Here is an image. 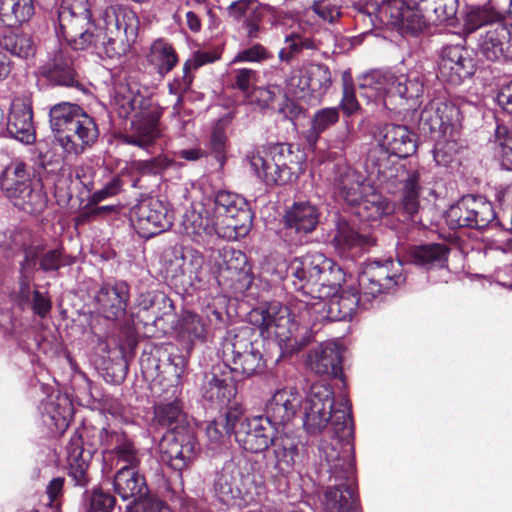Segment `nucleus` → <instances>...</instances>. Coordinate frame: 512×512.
I'll return each instance as SVG.
<instances>
[{"label":"nucleus","instance_id":"6","mask_svg":"<svg viewBox=\"0 0 512 512\" xmlns=\"http://www.w3.org/2000/svg\"><path fill=\"white\" fill-rule=\"evenodd\" d=\"M257 176L268 186L285 185L298 178L305 157L297 145L277 143L248 156Z\"/></svg>","mask_w":512,"mask_h":512},{"label":"nucleus","instance_id":"63","mask_svg":"<svg viewBox=\"0 0 512 512\" xmlns=\"http://www.w3.org/2000/svg\"><path fill=\"white\" fill-rule=\"evenodd\" d=\"M172 165V161L163 154L148 160H138L132 163V169L141 175H160Z\"/></svg>","mask_w":512,"mask_h":512},{"label":"nucleus","instance_id":"43","mask_svg":"<svg viewBox=\"0 0 512 512\" xmlns=\"http://www.w3.org/2000/svg\"><path fill=\"white\" fill-rule=\"evenodd\" d=\"M35 13L33 0H0V26L18 27Z\"/></svg>","mask_w":512,"mask_h":512},{"label":"nucleus","instance_id":"28","mask_svg":"<svg viewBox=\"0 0 512 512\" xmlns=\"http://www.w3.org/2000/svg\"><path fill=\"white\" fill-rule=\"evenodd\" d=\"M475 71L473 59L459 45L443 48L438 62V77L443 82L458 85Z\"/></svg>","mask_w":512,"mask_h":512},{"label":"nucleus","instance_id":"10","mask_svg":"<svg viewBox=\"0 0 512 512\" xmlns=\"http://www.w3.org/2000/svg\"><path fill=\"white\" fill-rule=\"evenodd\" d=\"M378 180L393 186L400 185L399 208L413 219L420 208V171L407 169L401 163L390 164L385 153L378 160Z\"/></svg>","mask_w":512,"mask_h":512},{"label":"nucleus","instance_id":"41","mask_svg":"<svg viewBox=\"0 0 512 512\" xmlns=\"http://www.w3.org/2000/svg\"><path fill=\"white\" fill-rule=\"evenodd\" d=\"M442 99L432 98L421 110L418 126L424 134H431L440 130L444 125L451 124L455 107Z\"/></svg>","mask_w":512,"mask_h":512},{"label":"nucleus","instance_id":"13","mask_svg":"<svg viewBox=\"0 0 512 512\" xmlns=\"http://www.w3.org/2000/svg\"><path fill=\"white\" fill-rule=\"evenodd\" d=\"M130 221L140 237L150 239L170 229L173 212L166 201L149 197L132 207Z\"/></svg>","mask_w":512,"mask_h":512},{"label":"nucleus","instance_id":"22","mask_svg":"<svg viewBox=\"0 0 512 512\" xmlns=\"http://www.w3.org/2000/svg\"><path fill=\"white\" fill-rule=\"evenodd\" d=\"M217 282L234 292L246 290L252 282L248 259L244 252L233 247H224L220 252Z\"/></svg>","mask_w":512,"mask_h":512},{"label":"nucleus","instance_id":"59","mask_svg":"<svg viewBox=\"0 0 512 512\" xmlns=\"http://www.w3.org/2000/svg\"><path fill=\"white\" fill-rule=\"evenodd\" d=\"M238 414L228 410L225 414L214 419L206 428V434L212 441H219L224 436L235 435Z\"/></svg>","mask_w":512,"mask_h":512},{"label":"nucleus","instance_id":"50","mask_svg":"<svg viewBox=\"0 0 512 512\" xmlns=\"http://www.w3.org/2000/svg\"><path fill=\"white\" fill-rule=\"evenodd\" d=\"M148 60L161 75L170 72L178 61L176 52L171 44L162 39L153 42Z\"/></svg>","mask_w":512,"mask_h":512},{"label":"nucleus","instance_id":"42","mask_svg":"<svg viewBox=\"0 0 512 512\" xmlns=\"http://www.w3.org/2000/svg\"><path fill=\"white\" fill-rule=\"evenodd\" d=\"M14 207L30 215H39L47 207L48 197L40 179L8 199Z\"/></svg>","mask_w":512,"mask_h":512},{"label":"nucleus","instance_id":"26","mask_svg":"<svg viewBox=\"0 0 512 512\" xmlns=\"http://www.w3.org/2000/svg\"><path fill=\"white\" fill-rule=\"evenodd\" d=\"M99 137V128L88 113H85L77 122L61 134L56 141L67 155L79 156L91 148Z\"/></svg>","mask_w":512,"mask_h":512},{"label":"nucleus","instance_id":"27","mask_svg":"<svg viewBox=\"0 0 512 512\" xmlns=\"http://www.w3.org/2000/svg\"><path fill=\"white\" fill-rule=\"evenodd\" d=\"M129 300L130 286L124 280L104 283L95 296L98 312L111 321L126 315Z\"/></svg>","mask_w":512,"mask_h":512},{"label":"nucleus","instance_id":"9","mask_svg":"<svg viewBox=\"0 0 512 512\" xmlns=\"http://www.w3.org/2000/svg\"><path fill=\"white\" fill-rule=\"evenodd\" d=\"M107 41L104 43L108 57L125 55L138 33L139 19L128 7L115 5L107 7L102 15Z\"/></svg>","mask_w":512,"mask_h":512},{"label":"nucleus","instance_id":"44","mask_svg":"<svg viewBox=\"0 0 512 512\" xmlns=\"http://www.w3.org/2000/svg\"><path fill=\"white\" fill-rule=\"evenodd\" d=\"M73 416V406L66 396H57L44 403V422L54 426L56 432L62 434L69 426Z\"/></svg>","mask_w":512,"mask_h":512},{"label":"nucleus","instance_id":"15","mask_svg":"<svg viewBox=\"0 0 512 512\" xmlns=\"http://www.w3.org/2000/svg\"><path fill=\"white\" fill-rule=\"evenodd\" d=\"M160 458L163 463L175 471L188 468L198 453V441L191 428L167 431L160 443Z\"/></svg>","mask_w":512,"mask_h":512},{"label":"nucleus","instance_id":"8","mask_svg":"<svg viewBox=\"0 0 512 512\" xmlns=\"http://www.w3.org/2000/svg\"><path fill=\"white\" fill-rule=\"evenodd\" d=\"M92 14L88 0H63L58 11V28L73 50L91 46L96 38L92 31Z\"/></svg>","mask_w":512,"mask_h":512},{"label":"nucleus","instance_id":"30","mask_svg":"<svg viewBox=\"0 0 512 512\" xmlns=\"http://www.w3.org/2000/svg\"><path fill=\"white\" fill-rule=\"evenodd\" d=\"M182 390L179 392L160 389L161 398L153 407V424L157 427L167 428L168 431L189 428L185 424V413L183 411V401L181 399Z\"/></svg>","mask_w":512,"mask_h":512},{"label":"nucleus","instance_id":"16","mask_svg":"<svg viewBox=\"0 0 512 512\" xmlns=\"http://www.w3.org/2000/svg\"><path fill=\"white\" fill-rule=\"evenodd\" d=\"M496 219L494 207L486 197L465 195L447 211V221L453 228L484 229Z\"/></svg>","mask_w":512,"mask_h":512},{"label":"nucleus","instance_id":"29","mask_svg":"<svg viewBox=\"0 0 512 512\" xmlns=\"http://www.w3.org/2000/svg\"><path fill=\"white\" fill-rule=\"evenodd\" d=\"M417 6L406 0H382L378 14L381 21L400 30L417 32L423 29L425 21Z\"/></svg>","mask_w":512,"mask_h":512},{"label":"nucleus","instance_id":"39","mask_svg":"<svg viewBox=\"0 0 512 512\" xmlns=\"http://www.w3.org/2000/svg\"><path fill=\"white\" fill-rule=\"evenodd\" d=\"M183 232L193 241L200 243L205 236L214 233L222 236L223 233L216 227L214 219L203 205L187 209L182 219Z\"/></svg>","mask_w":512,"mask_h":512},{"label":"nucleus","instance_id":"40","mask_svg":"<svg viewBox=\"0 0 512 512\" xmlns=\"http://www.w3.org/2000/svg\"><path fill=\"white\" fill-rule=\"evenodd\" d=\"M364 176L348 165H338L334 185L339 196L349 205L359 203L364 194Z\"/></svg>","mask_w":512,"mask_h":512},{"label":"nucleus","instance_id":"36","mask_svg":"<svg viewBox=\"0 0 512 512\" xmlns=\"http://www.w3.org/2000/svg\"><path fill=\"white\" fill-rule=\"evenodd\" d=\"M450 247L444 243H422L407 249L408 261L424 270L444 268L448 265Z\"/></svg>","mask_w":512,"mask_h":512},{"label":"nucleus","instance_id":"34","mask_svg":"<svg viewBox=\"0 0 512 512\" xmlns=\"http://www.w3.org/2000/svg\"><path fill=\"white\" fill-rule=\"evenodd\" d=\"M31 98H13L7 122L8 133L18 141L30 144L35 140Z\"/></svg>","mask_w":512,"mask_h":512},{"label":"nucleus","instance_id":"55","mask_svg":"<svg viewBox=\"0 0 512 512\" xmlns=\"http://www.w3.org/2000/svg\"><path fill=\"white\" fill-rule=\"evenodd\" d=\"M165 351L158 349V346L150 347L149 351L144 350L140 356V368L146 379L155 382L160 387L161 361L166 360Z\"/></svg>","mask_w":512,"mask_h":512},{"label":"nucleus","instance_id":"14","mask_svg":"<svg viewBox=\"0 0 512 512\" xmlns=\"http://www.w3.org/2000/svg\"><path fill=\"white\" fill-rule=\"evenodd\" d=\"M400 262L391 258L368 261L359 276L362 295L375 298L388 293L404 282L405 276Z\"/></svg>","mask_w":512,"mask_h":512},{"label":"nucleus","instance_id":"62","mask_svg":"<svg viewBox=\"0 0 512 512\" xmlns=\"http://www.w3.org/2000/svg\"><path fill=\"white\" fill-rule=\"evenodd\" d=\"M86 512H112L116 504L115 497L102 488L86 491Z\"/></svg>","mask_w":512,"mask_h":512},{"label":"nucleus","instance_id":"7","mask_svg":"<svg viewBox=\"0 0 512 512\" xmlns=\"http://www.w3.org/2000/svg\"><path fill=\"white\" fill-rule=\"evenodd\" d=\"M338 287L327 297L315 298L313 301L298 300L294 303L293 308L299 318L312 325L323 321L350 319L359 305L362 291L355 286L338 291Z\"/></svg>","mask_w":512,"mask_h":512},{"label":"nucleus","instance_id":"4","mask_svg":"<svg viewBox=\"0 0 512 512\" xmlns=\"http://www.w3.org/2000/svg\"><path fill=\"white\" fill-rule=\"evenodd\" d=\"M113 112L131 119L130 127L121 135L123 143L147 150L162 137L160 118L163 108L154 98H113Z\"/></svg>","mask_w":512,"mask_h":512},{"label":"nucleus","instance_id":"23","mask_svg":"<svg viewBox=\"0 0 512 512\" xmlns=\"http://www.w3.org/2000/svg\"><path fill=\"white\" fill-rule=\"evenodd\" d=\"M298 440L286 432L274 434L270 447L264 455L266 472L274 479L287 476L293 470L299 455Z\"/></svg>","mask_w":512,"mask_h":512},{"label":"nucleus","instance_id":"61","mask_svg":"<svg viewBox=\"0 0 512 512\" xmlns=\"http://www.w3.org/2000/svg\"><path fill=\"white\" fill-rule=\"evenodd\" d=\"M286 46L279 52V58L282 61H290V59L300 53L304 49L314 50L317 48L316 42L300 34L292 33L285 39Z\"/></svg>","mask_w":512,"mask_h":512},{"label":"nucleus","instance_id":"18","mask_svg":"<svg viewBox=\"0 0 512 512\" xmlns=\"http://www.w3.org/2000/svg\"><path fill=\"white\" fill-rule=\"evenodd\" d=\"M335 404L331 386L319 381L310 386L304 401V428L309 434L320 433L327 427Z\"/></svg>","mask_w":512,"mask_h":512},{"label":"nucleus","instance_id":"56","mask_svg":"<svg viewBox=\"0 0 512 512\" xmlns=\"http://www.w3.org/2000/svg\"><path fill=\"white\" fill-rule=\"evenodd\" d=\"M493 147L497 157L501 158L502 166L512 170V128L504 124H497L494 132Z\"/></svg>","mask_w":512,"mask_h":512},{"label":"nucleus","instance_id":"60","mask_svg":"<svg viewBox=\"0 0 512 512\" xmlns=\"http://www.w3.org/2000/svg\"><path fill=\"white\" fill-rule=\"evenodd\" d=\"M213 488L219 501L227 505L240 494L239 489L235 486L233 476L227 473L225 469L217 473Z\"/></svg>","mask_w":512,"mask_h":512},{"label":"nucleus","instance_id":"64","mask_svg":"<svg viewBox=\"0 0 512 512\" xmlns=\"http://www.w3.org/2000/svg\"><path fill=\"white\" fill-rule=\"evenodd\" d=\"M500 18V14L494 11L491 7L483 6L472 9L466 19V26L469 30H475L488 23H496Z\"/></svg>","mask_w":512,"mask_h":512},{"label":"nucleus","instance_id":"49","mask_svg":"<svg viewBox=\"0 0 512 512\" xmlns=\"http://www.w3.org/2000/svg\"><path fill=\"white\" fill-rule=\"evenodd\" d=\"M219 58L216 53L201 52L194 55L193 59L188 60L183 66V76L181 79L175 78L169 84V90L171 94L176 96H183L190 92V86L192 83V76L190 70L196 69L206 63L214 62Z\"/></svg>","mask_w":512,"mask_h":512},{"label":"nucleus","instance_id":"20","mask_svg":"<svg viewBox=\"0 0 512 512\" xmlns=\"http://www.w3.org/2000/svg\"><path fill=\"white\" fill-rule=\"evenodd\" d=\"M361 89L389 96H421L424 86L417 78L411 79L407 75H395L389 71L375 70L365 74L358 84Z\"/></svg>","mask_w":512,"mask_h":512},{"label":"nucleus","instance_id":"33","mask_svg":"<svg viewBox=\"0 0 512 512\" xmlns=\"http://www.w3.org/2000/svg\"><path fill=\"white\" fill-rule=\"evenodd\" d=\"M39 81L53 86H74L75 70L70 48L60 47L54 52L50 61L41 67Z\"/></svg>","mask_w":512,"mask_h":512},{"label":"nucleus","instance_id":"48","mask_svg":"<svg viewBox=\"0 0 512 512\" xmlns=\"http://www.w3.org/2000/svg\"><path fill=\"white\" fill-rule=\"evenodd\" d=\"M231 119L232 116L230 114L218 119L212 126L208 139L207 146L221 166L225 164L227 159L229 140L226 131Z\"/></svg>","mask_w":512,"mask_h":512},{"label":"nucleus","instance_id":"53","mask_svg":"<svg viewBox=\"0 0 512 512\" xmlns=\"http://www.w3.org/2000/svg\"><path fill=\"white\" fill-rule=\"evenodd\" d=\"M188 364L187 358L178 352L171 363L161 370L160 389H168V391L179 392L182 390V376L185 373Z\"/></svg>","mask_w":512,"mask_h":512},{"label":"nucleus","instance_id":"2","mask_svg":"<svg viewBox=\"0 0 512 512\" xmlns=\"http://www.w3.org/2000/svg\"><path fill=\"white\" fill-rule=\"evenodd\" d=\"M100 446L113 452L118 462H124L123 467L140 464L139 450L126 432L82 426L74 431L65 447L68 476L74 486L86 488L90 483V462L93 452Z\"/></svg>","mask_w":512,"mask_h":512},{"label":"nucleus","instance_id":"54","mask_svg":"<svg viewBox=\"0 0 512 512\" xmlns=\"http://www.w3.org/2000/svg\"><path fill=\"white\" fill-rule=\"evenodd\" d=\"M1 47L19 58L27 59L35 54V43L27 33H9L0 40Z\"/></svg>","mask_w":512,"mask_h":512},{"label":"nucleus","instance_id":"47","mask_svg":"<svg viewBox=\"0 0 512 512\" xmlns=\"http://www.w3.org/2000/svg\"><path fill=\"white\" fill-rule=\"evenodd\" d=\"M357 214L366 221H377L384 216H388L395 211V203L388 200L379 193H372L362 196L359 203Z\"/></svg>","mask_w":512,"mask_h":512},{"label":"nucleus","instance_id":"46","mask_svg":"<svg viewBox=\"0 0 512 512\" xmlns=\"http://www.w3.org/2000/svg\"><path fill=\"white\" fill-rule=\"evenodd\" d=\"M86 112L75 103L61 102L53 105L49 111L50 126L55 140L71 126L72 122H77Z\"/></svg>","mask_w":512,"mask_h":512},{"label":"nucleus","instance_id":"37","mask_svg":"<svg viewBox=\"0 0 512 512\" xmlns=\"http://www.w3.org/2000/svg\"><path fill=\"white\" fill-rule=\"evenodd\" d=\"M37 179L35 170L20 159L12 160L0 174V189L7 199L15 195Z\"/></svg>","mask_w":512,"mask_h":512},{"label":"nucleus","instance_id":"11","mask_svg":"<svg viewBox=\"0 0 512 512\" xmlns=\"http://www.w3.org/2000/svg\"><path fill=\"white\" fill-rule=\"evenodd\" d=\"M215 211L223 217L222 237L236 240L245 237L253 225L254 213L249 202L240 194L219 190L214 196Z\"/></svg>","mask_w":512,"mask_h":512},{"label":"nucleus","instance_id":"24","mask_svg":"<svg viewBox=\"0 0 512 512\" xmlns=\"http://www.w3.org/2000/svg\"><path fill=\"white\" fill-rule=\"evenodd\" d=\"M277 429L263 416L244 418L238 415L235 439L245 451L262 453L270 447Z\"/></svg>","mask_w":512,"mask_h":512},{"label":"nucleus","instance_id":"32","mask_svg":"<svg viewBox=\"0 0 512 512\" xmlns=\"http://www.w3.org/2000/svg\"><path fill=\"white\" fill-rule=\"evenodd\" d=\"M330 243L340 257L349 259L373 246L375 240L369 235L359 233L344 218L339 217Z\"/></svg>","mask_w":512,"mask_h":512},{"label":"nucleus","instance_id":"35","mask_svg":"<svg viewBox=\"0 0 512 512\" xmlns=\"http://www.w3.org/2000/svg\"><path fill=\"white\" fill-rule=\"evenodd\" d=\"M300 406V397L293 388L278 389L265 405V415L274 427L285 425L296 415Z\"/></svg>","mask_w":512,"mask_h":512},{"label":"nucleus","instance_id":"12","mask_svg":"<svg viewBox=\"0 0 512 512\" xmlns=\"http://www.w3.org/2000/svg\"><path fill=\"white\" fill-rule=\"evenodd\" d=\"M199 390L208 408L222 410L236 397L237 382L226 363H217L203 373Z\"/></svg>","mask_w":512,"mask_h":512},{"label":"nucleus","instance_id":"31","mask_svg":"<svg viewBox=\"0 0 512 512\" xmlns=\"http://www.w3.org/2000/svg\"><path fill=\"white\" fill-rule=\"evenodd\" d=\"M343 353L336 343L327 342L311 349L307 355V367L318 375L343 379Z\"/></svg>","mask_w":512,"mask_h":512},{"label":"nucleus","instance_id":"38","mask_svg":"<svg viewBox=\"0 0 512 512\" xmlns=\"http://www.w3.org/2000/svg\"><path fill=\"white\" fill-rule=\"evenodd\" d=\"M137 468L121 467L113 479L115 493L123 500H131V504H136L149 493L146 479Z\"/></svg>","mask_w":512,"mask_h":512},{"label":"nucleus","instance_id":"58","mask_svg":"<svg viewBox=\"0 0 512 512\" xmlns=\"http://www.w3.org/2000/svg\"><path fill=\"white\" fill-rule=\"evenodd\" d=\"M178 334L192 344L195 340L205 339V325L197 314L185 312L178 322Z\"/></svg>","mask_w":512,"mask_h":512},{"label":"nucleus","instance_id":"25","mask_svg":"<svg viewBox=\"0 0 512 512\" xmlns=\"http://www.w3.org/2000/svg\"><path fill=\"white\" fill-rule=\"evenodd\" d=\"M478 53L488 61L512 59V25L496 22L480 33Z\"/></svg>","mask_w":512,"mask_h":512},{"label":"nucleus","instance_id":"51","mask_svg":"<svg viewBox=\"0 0 512 512\" xmlns=\"http://www.w3.org/2000/svg\"><path fill=\"white\" fill-rule=\"evenodd\" d=\"M329 423L338 439L346 440L353 436L354 422L348 399H343L338 408L333 407Z\"/></svg>","mask_w":512,"mask_h":512},{"label":"nucleus","instance_id":"57","mask_svg":"<svg viewBox=\"0 0 512 512\" xmlns=\"http://www.w3.org/2000/svg\"><path fill=\"white\" fill-rule=\"evenodd\" d=\"M75 257L66 254L62 245L47 251L42 250L39 269L44 273L57 272L62 267L74 264Z\"/></svg>","mask_w":512,"mask_h":512},{"label":"nucleus","instance_id":"3","mask_svg":"<svg viewBox=\"0 0 512 512\" xmlns=\"http://www.w3.org/2000/svg\"><path fill=\"white\" fill-rule=\"evenodd\" d=\"M344 280L342 268L321 252H308L292 258L284 278L286 285L290 284L306 301L329 296Z\"/></svg>","mask_w":512,"mask_h":512},{"label":"nucleus","instance_id":"17","mask_svg":"<svg viewBox=\"0 0 512 512\" xmlns=\"http://www.w3.org/2000/svg\"><path fill=\"white\" fill-rule=\"evenodd\" d=\"M175 306L169 296L163 291L152 289L139 293L135 298V303L131 318L134 325H143L147 327H159L165 330L162 325L165 318H172L174 323Z\"/></svg>","mask_w":512,"mask_h":512},{"label":"nucleus","instance_id":"21","mask_svg":"<svg viewBox=\"0 0 512 512\" xmlns=\"http://www.w3.org/2000/svg\"><path fill=\"white\" fill-rule=\"evenodd\" d=\"M321 214L320 207L311 201H295L281 219L284 235L291 237V242L301 243L303 238L316 230Z\"/></svg>","mask_w":512,"mask_h":512},{"label":"nucleus","instance_id":"52","mask_svg":"<svg viewBox=\"0 0 512 512\" xmlns=\"http://www.w3.org/2000/svg\"><path fill=\"white\" fill-rule=\"evenodd\" d=\"M338 119L339 112L337 108H324L315 113L310 128L303 132V137L311 149L315 148L320 135L327 128L334 125Z\"/></svg>","mask_w":512,"mask_h":512},{"label":"nucleus","instance_id":"1","mask_svg":"<svg viewBox=\"0 0 512 512\" xmlns=\"http://www.w3.org/2000/svg\"><path fill=\"white\" fill-rule=\"evenodd\" d=\"M250 320L259 334L253 327L242 326L230 330L223 345L222 363H226L233 374L250 377L265 368L259 335L274 336L283 355L298 353L310 343L308 329H300L291 321L287 307L272 304L266 309H256L250 314Z\"/></svg>","mask_w":512,"mask_h":512},{"label":"nucleus","instance_id":"45","mask_svg":"<svg viewBox=\"0 0 512 512\" xmlns=\"http://www.w3.org/2000/svg\"><path fill=\"white\" fill-rule=\"evenodd\" d=\"M340 15L339 0H315L311 8L305 10L299 25L305 33H311L317 24L315 16L328 23H333Z\"/></svg>","mask_w":512,"mask_h":512},{"label":"nucleus","instance_id":"5","mask_svg":"<svg viewBox=\"0 0 512 512\" xmlns=\"http://www.w3.org/2000/svg\"><path fill=\"white\" fill-rule=\"evenodd\" d=\"M329 481L323 499V512H361L355 461L350 450L329 459Z\"/></svg>","mask_w":512,"mask_h":512},{"label":"nucleus","instance_id":"19","mask_svg":"<svg viewBox=\"0 0 512 512\" xmlns=\"http://www.w3.org/2000/svg\"><path fill=\"white\" fill-rule=\"evenodd\" d=\"M417 135L407 126L400 124H386L379 131V143L381 150L376 154H370L369 161L378 173V160L382 153L386 154L390 164L397 162L390 161V155L398 158H407L417 151Z\"/></svg>","mask_w":512,"mask_h":512}]
</instances>
